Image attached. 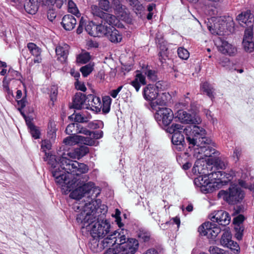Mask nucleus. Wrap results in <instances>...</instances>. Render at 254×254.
Returning <instances> with one entry per match:
<instances>
[{"mask_svg":"<svg viewBox=\"0 0 254 254\" xmlns=\"http://www.w3.org/2000/svg\"><path fill=\"white\" fill-rule=\"evenodd\" d=\"M63 143L65 145L71 146L78 142L77 135L69 136L65 138L63 140Z\"/></svg>","mask_w":254,"mask_h":254,"instance_id":"49530a36","label":"nucleus"},{"mask_svg":"<svg viewBox=\"0 0 254 254\" xmlns=\"http://www.w3.org/2000/svg\"><path fill=\"white\" fill-rule=\"evenodd\" d=\"M28 128L29 129L30 133L33 137L35 139L40 138V132L39 129L35 125Z\"/></svg>","mask_w":254,"mask_h":254,"instance_id":"603ef678","label":"nucleus"},{"mask_svg":"<svg viewBox=\"0 0 254 254\" xmlns=\"http://www.w3.org/2000/svg\"><path fill=\"white\" fill-rule=\"evenodd\" d=\"M57 16V12L55 10L49 8L47 12V18L51 22L55 19Z\"/></svg>","mask_w":254,"mask_h":254,"instance_id":"6e6d98bb","label":"nucleus"},{"mask_svg":"<svg viewBox=\"0 0 254 254\" xmlns=\"http://www.w3.org/2000/svg\"><path fill=\"white\" fill-rule=\"evenodd\" d=\"M224 176L225 175L221 176V178L218 179L210 178L205 185L202 186L200 191L204 193H208L219 189L221 186V180Z\"/></svg>","mask_w":254,"mask_h":254,"instance_id":"4468645a","label":"nucleus"},{"mask_svg":"<svg viewBox=\"0 0 254 254\" xmlns=\"http://www.w3.org/2000/svg\"><path fill=\"white\" fill-rule=\"evenodd\" d=\"M89 136H90L92 139H98L101 138L103 136V132L102 130H96L94 131H91L89 133Z\"/></svg>","mask_w":254,"mask_h":254,"instance_id":"864d4df0","label":"nucleus"},{"mask_svg":"<svg viewBox=\"0 0 254 254\" xmlns=\"http://www.w3.org/2000/svg\"><path fill=\"white\" fill-rule=\"evenodd\" d=\"M221 229L217 224L210 222L203 223L198 228V231L202 236H205L208 239L215 238L221 232Z\"/></svg>","mask_w":254,"mask_h":254,"instance_id":"6e6552de","label":"nucleus"},{"mask_svg":"<svg viewBox=\"0 0 254 254\" xmlns=\"http://www.w3.org/2000/svg\"><path fill=\"white\" fill-rule=\"evenodd\" d=\"M67 5L68 12L75 15L78 18H79L80 13L74 2L71 0H68Z\"/></svg>","mask_w":254,"mask_h":254,"instance_id":"4c0bfd02","label":"nucleus"},{"mask_svg":"<svg viewBox=\"0 0 254 254\" xmlns=\"http://www.w3.org/2000/svg\"><path fill=\"white\" fill-rule=\"evenodd\" d=\"M112 6L115 12L119 16L125 17L127 14V9L119 0H113Z\"/></svg>","mask_w":254,"mask_h":254,"instance_id":"b1692460","label":"nucleus"},{"mask_svg":"<svg viewBox=\"0 0 254 254\" xmlns=\"http://www.w3.org/2000/svg\"><path fill=\"white\" fill-rule=\"evenodd\" d=\"M38 0H27L24 5L26 11L31 14H34L38 9Z\"/></svg>","mask_w":254,"mask_h":254,"instance_id":"cd10ccee","label":"nucleus"},{"mask_svg":"<svg viewBox=\"0 0 254 254\" xmlns=\"http://www.w3.org/2000/svg\"><path fill=\"white\" fill-rule=\"evenodd\" d=\"M87 118L83 117L82 115L80 114H76L75 115L74 117V121L75 123H84L86 122Z\"/></svg>","mask_w":254,"mask_h":254,"instance_id":"0e129e2a","label":"nucleus"},{"mask_svg":"<svg viewBox=\"0 0 254 254\" xmlns=\"http://www.w3.org/2000/svg\"><path fill=\"white\" fill-rule=\"evenodd\" d=\"M167 132L172 134L171 141L174 149L182 151L188 143L189 148L194 147L193 156L201 158L203 156H208L215 151L207 146L212 140L206 136V130L202 127L191 125L184 127L181 124H173L166 129Z\"/></svg>","mask_w":254,"mask_h":254,"instance_id":"7ed1b4c3","label":"nucleus"},{"mask_svg":"<svg viewBox=\"0 0 254 254\" xmlns=\"http://www.w3.org/2000/svg\"><path fill=\"white\" fill-rule=\"evenodd\" d=\"M219 155L212 154L209 157L208 162L213 167V171H219L218 170H224L228 165V161L226 159H222L217 157Z\"/></svg>","mask_w":254,"mask_h":254,"instance_id":"ddd939ff","label":"nucleus"},{"mask_svg":"<svg viewBox=\"0 0 254 254\" xmlns=\"http://www.w3.org/2000/svg\"><path fill=\"white\" fill-rule=\"evenodd\" d=\"M209 252L210 254H224V251L216 246H210Z\"/></svg>","mask_w":254,"mask_h":254,"instance_id":"5fc2aeb1","label":"nucleus"},{"mask_svg":"<svg viewBox=\"0 0 254 254\" xmlns=\"http://www.w3.org/2000/svg\"><path fill=\"white\" fill-rule=\"evenodd\" d=\"M242 45L244 50L248 53H252L254 51V42L253 40V31L252 29H246Z\"/></svg>","mask_w":254,"mask_h":254,"instance_id":"9d476101","label":"nucleus"},{"mask_svg":"<svg viewBox=\"0 0 254 254\" xmlns=\"http://www.w3.org/2000/svg\"><path fill=\"white\" fill-rule=\"evenodd\" d=\"M131 9L136 14L141 13L144 7L138 0H127Z\"/></svg>","mask_w":254,"mask_h":254,"instance_id":"72a5a7b5","label":"nucleus"},{"mask_svg":"<svg viewBox=\"0 0 254 254\" xmlns=\"http://www.w3.org/2000/svg\"><path fill=\"white\" fill-rule=\"evenodd\" d=\"M90 60V55L88 53L79 55L77 57V62L80 64H86Z\"/></svg>","mask_w":254,"mask_h":254,"instance_id":"8fccbe9b","label":"nucleus"},{"mask_svg":"<svg viewBox=\"0 0 254 254\" xmlns=\"http://www.w3.org/2000/svg\"><path fill=\"white\" fill-rule=\"evenodd\" d=\"M89 147L87 146L82 145L74 149V153L78 159H79L89 152Z\"/></svg>","mask_w":254,"mask_h":254,"instance_id":"c9c22d12","label":"nucleus"},{"mask_svg":"<svg viewBox=\"0 0 254 254\" xmlns=\"http://www.w3.org/2000/svg\"><path fill=\"white\" fill-rule=\"evenodd\" d=\"M85 20L82 17L80 18L78 26L76 30V33L78 34H81L83 30V28H85Z\"/></svg>","mask_w":254,"mask_h":254,"instance_id":"052dcab7","label":"nucleus"},{"mask_svg":"<svg viewBox=\"0 0 254 254\" xmlns=\"http://www.w3.org/2000/svg\"><path fill=\"white\" fill-rule=\"evenodd\" d=\"M200 90L203 94H206L211 100L214 98L215 89L209 82L205 81L202 83L200 85Z\"/></svg>","mask_w":254,"mask_h":254,"instance_id":"a878e982","label":"nucleus"},{"mask_svg":"<svg viewBox=\"0 0 254 254\" xmlns=\"http://www.w3.org/2000/svg\"><path fill=\"white\" fill-rule=\"evenodd\" d=\"M138 241L134 238H127L124 243L115 248H109L104 254H134L138 249Z\"/></svg>","mask_w":254,"mask_h":254,"instance_id":"39448f33","label":"nucleus"},{"mask_svg":"<svg viewBox=\"0 0 254 254\" xmlns=\"http://www.w3.org/2000/svg\"><path fill=\"white\" fill-rule=\"evenodd\" d=\"M101 22L104 24L107 23L110 26L114 27V26H116L117 25L119 22V20L116 16L110 13H106L103 18H102Z\"/></svg>","mask_w":254,"mask_h":254,"instance_id":"473e14b6","label":"nucleus"},{"mask_svg":"<svg viewBox=\"0 0 254 254\" xmlns=\"http://www.w3.org/2000/svg\"><path fill=\"white\" fill-rule=\"evenodd\" d=\"M103 23H101V24H98L97 37H101L104 35L106 36L107 32L108 30H109V27L104 25Z\"/></svg>","mask_w":254,"mask_h":254,"instance_id":"a18cd8bd","label":"nucleus"},{"mask_svg":"<svg viewBox=\"0 0 254 254\" xmlns=\"http://www.w3.org/2000/svg\"><path fill=\"white\" fill-rule=\"evenodd\" d=\"M76 23L77 20L74 16L67 14L63 17L61 24L65 30L70 31L74 28Z\"/></svg>","mask_w":254,"mask_h":254,"instance_id":"412c9836","label":"nucleus"},{"mask_svg":"<svg viewBox=\"0 0 254 254\" xmlns=\"http://www.w3.org/2000/svg\"><path fill=\"white\" fill-rule=\"evenodd\" d=\"M99 5L101 9L105 11H108L110 8V4L108 0H100L99 1Z\"/></svg>","mask_w":254,"mask_h":254,"instance_id":"3c124183","label":"nucleus"},{"mask_svg":"<svg viewBox=\"0 0 254 254\" xmlns=\"http://www.w3.org/2000/svg\"><path fill=\"white\" fill-rule=\"evenodd\" d=\"M178 55L182 60H187L190 56V53L188 50L183 47H179L178 49Z\"/></svg>","mask_w":254,"mask_h":254,"instance_id":"de8ad7c7","label":"nucleus"},{"mask_svg":"<svg viewBox=\"0 0 254 254\" xmlns=\"http://www.w3.org/2000/svg\"><path fill=\"white\" fill-rule=\"evenodd\" d=\"M234 229L235 231V237L236 239L238 240H242L244 230V228L243 225H236L235 226Z\"/></svg>","mask_w":254,"mask_h":254,"instance_id":"09e8293b","label":"nucleus"},{"mask_svg":"<svg viewBox=\"0 0 254 254\" xmlns=\"http://www.w3.org/2000/svg\"><path fill=\"white\" fill-rule=\"evenodd\" d=\"M86 101L85 108L97 113L100 112L102 108V103L99 97L93 94H89L86 96Z\"/></svg>","mask_w":254,"mask_h":254,"instance_id":"9b49d317","label":"nucleus"},{"mask_svg":"<svg viewBox=\"0 0 254 254\" xmlns=\"http://www.w3.org/2000/svg\"><path fill=\"white\" fill-rule=\"evenodd\" d=\"M82 182L71 190L69 194L71 198L75 200L72 204V209L75 211H81L77 214L76 221L80 225L81 228H86L90 231L91 237L103 238L108 234L111 225L106 219H97L96 217L98 211L103 209V215L107 211L106 206L101 205V201L96 197L100 193V190L95 184L88 181L87 175L83 176Z\"/></svg>","mask_w":254,"mask_h":254,"instance_id":"f257e3e1","label":"nucleus"},{"mask_svg":"<svg viewBox=\"0 0 254 254\" xmlns=\"http://www.w3.org/2000/svg\"><path fill=\"white\" fill-rule=\"evenodd\" d=\"M93 65L91 64H87L80 68V71L84 77H87L92 71Z\"/></svg>","mask_w":254,"mask_h":254,"instance_id":"37998d69","label":"nucleus"},{"mask_svg":"<svg viewBox=\"0 0 254 254\" xmlns=\"http://www.w3.org/2000/svg\"><path fill=\"white\" fill-rule=\"evenodd\" d=\"M102 104V111L104 113H108L110 111L112 99L109 96H105L103 98Z\"/></svg>","mask_w":254,"mask_h":254,"instance_id":"e433bc0d","label":"nucleus"},{"mask_svg":"<svg viewBox=\"0 0 254 254\" xmlns=\"http://www.w3.org/2000/svg\"><path fill=\"white\" fill-rule=\"evenodd\" d=\"M137 237L140 242L147 243L152 239L149 231L145 229H140L137 232Z\"/></svg>","mask_w":254,"mask_h":254,"instance_id":"7c9ffc66","label":"nucleus"},{"mask_svg":"<svg viewBox=\"0 0 254 254\" xmlns=\"http://www.w3.org/2000/svg\"><path fill=\"white\" fill-rule=\"evenodd\" d=\"M90 131L86 127H83L80 124H78V127L77 128V134L81 133L87 136L89 135Z\"/></svg>","mask_w":254,"mask_h":254,"instance_id":"bf43d9fd","label":"nucleus"},{"mask_svg":"<svg viewBox=\"0 0 254 254\" xmlns=\"http://www.w3.org/2000/svg\"><path fill=\"white\" fill-rule=\"evenodd\" d=\"M51 148V144L48 140L42 142L41 149L45 153L43 158L51 166L50 172L57 185L63 190L70 191L79 184H81L82 177L86 175L89 168L84 163H79L65 156V154L59 158L54 155L47 153L46 150Z\"/></svg>","mask_w":254,"mask_h":254,"instance_id":"f03ea898","label":"nucleus"},{"mask_svg":"<svg viewBox=\"0 0 254 254\" xmlns=\"http://www.w3.org/2000/svg\"><path fill=\"white\" fill-rule=\"evenodd\" d=\"M69 46L64 44L63 46H58L56 49V53L58 56V59L62 62H65L68 54Z\"/></svg>","mask_w":254,"mask_h":254,"instance_id":"bb28decb","label":"nucleus"},{"mask_svg":"<svg viewBox=\"0 0 254 254\" xmlns=\"http://www.w3.org/2000/svg\"><path fill=\"white\" fill-rule=\"evenodd\" d=\"M94 22L93 21H89L87 24H85V31L90 35L93 28Z\"/></svg>","mask_w":254,"mask_h":254,"instance_id":"774afa93","label":"nucleus"},{"mask_svg":"<svg viewBox=\"0 0 254 254\" xmlns=\"http://www.w3.org/2000/svg\"><path fill=\"white\" fill-rule=\"evenodd\" d=\"M210 219L212 222H216L219 225L225 226L230 223L231 217L227 212L220 210L215 212V214Z\"/></svg>","mask_w":254,"mask_h":254,"instance_id":"f8f14e48","label":"nucleus"},{"mask_svg":"<svg viewBox=\"0 0 254 254\" xmlns=\"http://www.w3.org/2000/svg\"><path fill=\"white\" fill-rule=\"evenodd\" d=\"M78 124L74 123L69 124L65 128V132L67 134L74 135L77 134Z\"/></svg>","mask_w":254,"mask_h":254,"instance_id":"ea45409f","label":"nucleus"},{"mask_svg":"<svg viewBox=\"0 0 254 254\" xmlns=\"http://www.w3.org/2000/svg\"><path fill=\"white\" fill-rule=\"evenodd\" d=\"M237 20L240 24H246L248 26L246 29L251 28L253 30L254 16L250 10L239 14L237 17Z\"/></svg>","mask_w":254,"mask_h":254,"instance_id":"2eb2a0df","label":"nucleus"},{"mask_svg":"<svg viewBox=\"0 0 254 254\" xmlns=\"http://www.w3.org/2000/svg\"><path fill=\"white\" fill-rule=\"evenodd\" d=\"M141 84H146L145 77L141 73H138L136 75L134 79L131 82V85L138 92L139 90Z\"/></svg>","mask_w":254,"mask_h":254,"instance_id":"2f4dec72","label":"nucleus"},{"mask_svg":"<svg viewBox=\"0 0 254 254\" xmlns=\"http://www.w3.org/2000/svg\"><path fill=\"white\" fill-rule=\"evenodd\" d=\"M127 234V230L123 229L115 231L111 235V236L114 239V240H117L116 243L119 246L126 242V240L128 238L126 237Z\"/></svg>","mask_w":254,"mask_h":254,"instance_id":"5701e85b","label":"nucleus"},{"mask_svg":"<svg viewBox=\"0 0 254 254\" xmlns=\"http://www.w3.org/2000/svg\"><path fill=\"white\" fill-rule=\"evenodd\" d=\"M78 142H80L86 145L92 146L95 144V140L89 136H83L81 135H77Z\"/></svg>","mask_w":254,"mask_h":254,"instance_id":"58836bf2","label":"nucleus"},{"mask_svg":"<svg viewBox=\"0 0 254 254\" xmlns=\"http://www.w3.org/2000/svg\"><path fill=\"white\" fill-rule=\"evenodd\" d=\"M245 218L244 215L240 214L237 216L235 217L233 219V223L236 225H242V223L244 222Z\"/></svg>","mask_w":254,"mask_h":254,"instance_id":"4d7b16f0","label":"nucleus"},{"mask_svg":"<svg viewBox=\"0 0 254 254\" xmlns=\"http://www.w3.org/2000/svg\"><path fill=\"white\" fill-rule=\"evenodd\" d=\"M219 63L222 66L225 67L226 68H229V67L231 64L229 59L227 58L221 59Z\"/></svg>","mask_w":254,"mask_h":254,"instance_id":"338daca9","label":"nucleus"},{"mask_svg":"<svg viewBox=\"0 0 254 254\" xmlns=\"http://www.w3.org/2000/svg\"><path fill=\"white\" fill-rule=\"evenodd\" d=\"M106 37L112 43H119L122 39V35L120 32L113 26H109Z\"/></svg>","mask_w":254,"mask_h":254,"instance_id":"4be33fe9","label":"nucleus"},{"mask_svg":"<svg viewBox=\"0 0 254 254\" xmlns=\"http://www.w3.org/2000/svg\"><path fill=\"white\" fill-rule=\"evenodd\" d=\"M170 97L168 93H162L158 94L157 97L154 99V101H152L150 103L151 108L152 109H157L159 108H162L165 106L168 102V98Z\"/></svg>","mask_w":254,"mask_h":254,"instance_id":"6ab92c4d","label":"nucleus"},{"mask_svg":"<svg viewBox=\"0 0 254 254\" xmlns=\"http://www.w3.org/2000/svg\"><path fill=\"white\" fill-rule=\"evenodd\" d=\"M241 154V150L239 148H235L233 152V157L236 162L239 160Z\"/></svg>","mask_w":254,"mask_h":254,"instance_id":"69168bd1","label":"nucleus"},{"mask_svg":"<svg viewBox=\"0 0 254 254\" xmlns=\"http://www.w3.org/2000/svg\"><path fill=\"white\" fill-rule=\"evenodd\" d=\"M58 94V88L57 86L54 85L51 87V92H50V98L51 100L54 102L56 100L57 95Z\"/></svg>","mask_w":254,"mask_h":254,"instance_id":"13d9d810","label":"nucleus"},{"mask_svg":"<svg viewBox=\"0 0 254 254\" xmlns=\"http://www.w3.org/2000/svg\"><path fill=\"white\" fill-rule=\"evenodd\" d=\"M198 177L194 179V184L197 187L200 188V190L202 186H204L206 182L210 179L207 175H197Z\"/></svg>","mask_w":254,"mask_h":254,"instance_id":"f704fd0d","label":"nucleus"},{"mask_svg":"<svg viewBox=\"0 0 254 254\" xmlns=\"http://www.w3.org/2000/svg\"><path fill=\"white\" fill-rule=\"evenodd\" d=\"M153 110L156 111L154 118L160 126L167 127L171 124L174 118V114L171 109L162 107Z\"/></svg>","mask_w":254,"mask_h":254,"instance_id":"0eeeda50","label":"nucleus"},{"mask_svg":"<svg viewBox=\"0 0 254 254\" xmlns=\"http://www.w3.org/2000/svg\"><path fill=\"white\" fill-rule=\"evenodd\" d=\"M86 96L85 94L78 92L73 97L72 102L69 105V108L77 110L81 109L84 108V106L86 107Z\"/></svg>","mask_w":254,"mask_h":254,"instance_id":"a211bd4d","label":"nucleus"},{"mask_svg":"<svg viewBox=\"0 0 254 254\" xmlns=\"http://www.w3.org/2000/svg\"><path fill=\"white\" fill-rule=\"evenodd\" d=\"M144 73L148 79L152 81H156L158 79L157 72L154 70L147 68L144 71Z\"/></svg>","mask_w":254,"mask_h":254,"instance_id":"c03bdc74","label":"nucleus"},{"mask_svg":"<svg viewBox=\"0 0 254 254\" xmlns=\"http://www.w3.org/2000/svg\"><path fill=\"white\" fill-rule=\"evenodd\" d=\"M97 237H91L89 243V247L94 253H98L103 250V247L102 246L101 242L100 243V239Z\"/></svg>","mask_w":254,"mask_h":254,"instance_id":"c85d7f7f","label":"nucleus"},{"mask_svg":"<svg viewBox=\"0 0 254 254\" xmlns=\"http://www.w3.org/2000/svg\"><path fill=\"white\" fill-rule=\"evenodd\" d=\"M220 243L223 246L236 251L237 253L239 251V245L236 242H234L231 240V235L228 231H225L223 232Z\"/></svg>","mask_w":254,"mask_h":254,"instance_id":"dca6fc26","label":"nucleus"},{"mask_svg":"<svg viewBox=\"0 0 254 254\" xmlns=\"http://www.w3.org/2000/svg\"><path fill=\"white\" fill-rule=\"evenodd\" d=\"M27 48L31 54L35 57L34 59V63H39L41 62V59L40 57L41 54V49L34 43H29L27 44Z\"/></svg>","mask_w":254,"mask_h":254,"instance_id":"c756f323","label":"nucleus"},{"mask_svg":"<svg viewBox=\"0 0 254 254\" xmlns=\"http://www.w3.org/2000/svg\"><path fill=\"white\" fill-rule=\"evenodd\" d=\"M116 241H114L111 235H109L101 241L102 246L103 247V250L107 247L113 246L115 244H117L116 243Z\"/></svg>","mask_w":254,"mask_h":254,"instance_id":"a19ab883","label":"nucleus"},{"mask_svg":"<svg viewBox=\"0 0 254 254\" xmlns=\"http://www.w3.org/2000/svg\"><path fill=\"white\" fill-rule=\"evenodd\" d=\"M178 116L180 121L184 124H194L197 122L192 115L183 110L178 112Z\"/></svg>","mask_w":254,"mask_h":254,"instance_id":"393cba45","label":"nucleus"},{"mask_svg":"<svg viewBox=\"0 0 254 254\" xmlns=\"http://www.w3.org/2000/svg\"><path fill=\"white\" fill-rule=\"evenodd\" d=\"M211 144L212 142L209 144L207 147L209 146V148L213 149L215 152L212 153L208 156H203L201 158L196 157L197 160L195 162L192 169V173L195 175H207L208 178L218 179L221 178V176L224 175V172L223 171H213V167L210 165V163L201 160V159H204L205 157H211L212 154L218 155L219 154V152L211 146Z\"/></svg>","mask_w":254,"mask_h":254,"instance_id":"20e7f679","label":"nucleus"},{"mask_svg":"<svg viewBox=\"0 0 254 254\" xmlns=\"http://www.w3.org/2000/svg\"><path fill=\"white\" fill-rule=\"evenodd\" d=\"M161 88V84L158 81L155 85L148 84L143 90V95L144 98L151 102L154 101L159 92V89Z\"/></svg>","mask_w":254,"mask_h":254,"instance_id":"1a4fd4ad","label":"nucleus"},{"mask_svg":"<svg viewBox=\"0 0 254 254\" xmlns=\"http://www.w3.org/2000/svg\"><path fill=\"white\" fill-rule=\"evenodd\" d=\"M210 20L212 22H214V23L213 25L211 23L210 25L207 24V28L208 30L213 34H220L224 29L222 27L223 24L222 23H220V22L221 20V18L213 17H212Z\"/></svg>","mask_w":254,"mask_h":254,"instance_id":"aec40b11","label":"nucleus"},{"mask_svg":"<svg viewBox=\"0 0 254 254\" xmlns=\"http://www.w3.org/2000/svg\"><path fill=\"white\" fill-rule=\"evenodd\" d=\"M74 85L75 88L78 90L84 92L86 90V87L84 83L80 82L79 80L76 81Z\"/></svg>","mask_w":254,"mask_h":254,"instance_id":"e2e57ef3","label":"nucleus"},{"mask_svg":"<svg viewBox=\"0 0 254 254\" xmlns=\"http://www.w3.org/2000/svg\"><path fill=\"white\" fill-rule=\"evenodd\" d=\"M219 194L223 195L224 199L229 204H234L241 201L244 197V192L237 185H231L228 191L221 190Z\"/></svg>","mask_w":254,"mask_h":254,"instance_id":"423d86ee","label":"nucleus"},{"mask_svg":"<svg viewBox=\"0 0 254 254\" xmlns=\"http://www.w3.org/2000/svg\"><path fill=\"white\" fill-rule=\"evenodd\" d=\"M91 12L95 16L99 17L101 19L103 18L106 12H103L101 10L100 6L96 5H93L91 6Z\"/></svg>","mask_w":254,"mask_h":254,"instance_id":"79ce46f5","label":"nucleus"},{"mask_svg":"<svg viewBox=\"0 0 254 254\" xmlns=\"http://www.w3.org/2000/svg\"><path fill=\"white\" fill-rule=\"evenodd\" d=\"M217 48L221 53L230 56H234L237 52L235 46L222 39L220 40V43L217 45Z\"/></svg>","mask_w":254,"mask_h":254,"instance_id":"f3484780","label":"nucleus"},{"mask_svg":"<svg viewBox=\"0 0 254 254\" xmlns=\"http://www.w3.org/2000/svg\"><path fill=\"white\" fill-rule=\"evenodd\" d=\"M57 0H38L39 3L42 5L49 6H53Z\"/></svg>","mask_w":254,"mask_h":254,"instance_id":"680f3d73","label":"nucleus"}]
</instances>
